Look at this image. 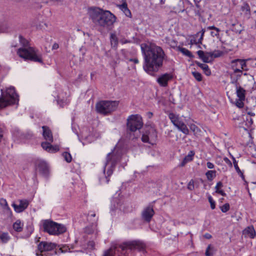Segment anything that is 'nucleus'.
I'll list each match as a JSON object with an SVG mask.
<instances>
[{
	"label": "nucleus",
	"instance_id": "obj_46",
	"mask_svg": "<svg viewBox=\"0 0 256 256\" xmlns=\"http://www.w3.org/2000/svg\"><path fill=\"white\" fill-rule=\"evenodd\" d=\"M187 188L190 190H192L194 188V180H191L188 183Z\"/></svg>",
	"mask_w": 256,
	"mask_h": 256
},
{
	"label": "nucleus",
	"instance_id": "obj_15",
	"mask_svg": "<svg viewBox=\"0 0 256 256\" xmlns=\"http://www.w3.org/2000/svg\"><path fill=\"white\" fill-rule=\"evenodd\" d=\"M28 205V202L27 200H20L18 204L14 203L12 206L16 212H21L27 208Z\"/></svg>",
	"mask_w": 256,
	"mask_h": 256
},
{
	"label": "nucleus",
	"instance_id": "obj_21",
	"mask_svg": "<svg viewBox=\"0 0 256 256\" xmlns=\"http://www.w3.org/2000/svg\"><path fill=\"white\" fill-rule=\"evenodd\" d=\"M196 53L199 58L202 59L204 62L208 63L210 62V56L208 54V53H210V52H206L204 53V51L199 50L196 52Z\"/></svg>",
	"mask_w": 256,
	"mask_h": 256
},
{
	"label": "nucleus",
	"instance_id": "obj_8",
	"mask_svg": "<svg viewBox=\"0 0 256 256\" xmlns=\"http://www.w3.org/2000/svg\"><path fill=\"white\" fill-rule=\"evenodd\" d=\"M118 104L119 102L116 100H102L96 104V108L98 112L106 115L116 110Z\"/></svg>",
	"mask_w": 256,
	"mask_h": 256
},
{
	"label": "nucleus",
	"instance_id": "obj_57",
	"mask_svg": "<svg viewBox=\"0 0 256 256\" xmlns=\"http://www.w3.org/2000/svg\"><path fill=\"white\" fill-rule=\"evenodd\" d=\"M123 12L125 14L126 16L128 17L131 16V12L130 11L128 10V8H127L126 10H124Z\"/></svg>",
	"mask_w": 256,
	"mask_h": 256
},
{
	"label": "nucleus",
	"instance_id": "obj_38",
	"mask_svg": "<svg viewBox=\"0 0 256 256\" xmlns=\"http://www.w3.org/2000/svg\"><path fill=\"white\" fill-rule=\"evenodd\" d=\"M19 40L20 43L24 46L26 47L28 46L29 42L28 40L22 37V36H19Z\"/></svg>",
	"mask_w": 256,
	"mask_h": 256
},
{
	"label": "nucleus",
	"instance_id": "obj_16",
	"mask_svg": "<svg viewBox=\"0 0 256 256\" xmlns=\"http://www.w3.org/2000/svg\"><path fill=\"white\" fill-rule=\"evenodd\" d=\"M204 32L205 30L202 29L201 31L197 32L194 36V38L190 40V44H201L202 43Z\"/></svg>",
	"mask_w": 256,
	"mask_h": 256
},
{
	"label": "nucleus",
	"instance_id": "obj_34",
	"mask_svg": "<svg viewBox=\"0 0 256 256\" xmlns=\"http://www.w3.org/2000/svg\"><path fill=\"white\" fill-rule=\"evenodd\" d=\"M10 26L8 23H4L0 26V32H6L8 31Z\"/></svg>",
	"mask_w": 256,
	"mask_h": 256
},
{
	"label": "nucleus",
	"instance_id": "obj_30",
	"mask_svg": "<svg viewBox=\"0 0 256 256\" xmlns=\"http://www.w3.org/2000/svg\"><path fill=\"white\" fill-rule=\"evenodd\" d=\"M178 50L184 55L186 56H188L190 58H193L194 57V56L192 54V53L190 50H188L186 49V48L178 47Z\"/></svg>",
	"mask_w": 256,
	"mask_h": 256
},
{
	"label": "nucleus",
	"instance_id": "obj_5",
	"mask_svg": "<svg viewBox=\"0 0 256 256\" xmlns=\"http://www.w3.org/2000/svg\"><path fill=\"white\" fill-rule=\"evenodd\" d=\"M17 54L20 57L24 60H29L40 63L42 62L41 54L32 47L20 48L17 52Z\"/></svg>",
	"mask_w": 256,
	"mask_h": 256
},
{
	"label": "nucleus",
	"instance_id": "obj_2",
	"mask_svg": "<svg viewBox=\"0 0 256 256\" xmlns=\"http://www.w3.org/2000/svg\"><path fill=\"white\" fill-rule=\"evenodd\" d=\"M90 19L100 30H110L116 20V16L110 11L98 7H91L88 10Z\"/></svg>",
	"mask_w": 256,
	"mask_h": 256
},
{
	"label": "nucleus",
	"instance_id": "obj_32",
	"mask_svg": "<svg viewBox=\"0 0 256 256\" xmlns=\"http://www.w3.org/2000/svg\"><path fill=\"white\" fill-rule=\"evenodd\" d=\"M208 54L212 58H216L222 56L224 52L220 50H215L212 52H210V53H208Z\"/></svg>",
	"mask_w": 256,
	"mask_h": 256
},
{
	"label": "nucleus",
	"instance_id": "obj_63",
	"mask_svg": "<svg viewBox=\"0 0 256 256\" xmlns=\"http://www.w3.org/2000/svg\"><path fill=\"white\" fill-rule=\"evenodd\" d=\"M188 162L186 160H185V159H183L182 161L181 162L180 164V166H184L186 163Z\"/></svg>",
	"mask_w": 256,
	"mask_h": 256
},
{
	"label": "nucleus",
	"instance_id": "obj_3",
	"mask_svg": "<svg viewBox=\"0 0 256 256\" xmlns=\"http://www.w3.org/2000/svg\"><path fill=\"white\" fill-rule=\"evenodd\" d=\"M144 124L141 116L138 114H132L127 118L126 137L129 140H134L138 138L136 133L142 127Z\"/></svg>",
	"mask_w": 256,
	"mask_h": 256
},
{
	"label": "nucleus",
	"instance_id": "obj_49",
	"mask_svg": "<svg viewBox=\"0 0 256 256\" xmlns=\"http://www.w3.org/2000/svg\"><path fill=\"white\" fill-rule=\"evenodd\" d=\"M4 212L8 214V216H12V212L8 206L4 208Z\"/></svg>",
	"mask_w": 256,
	"mask_h": 256
},
{
	"label": "nucleus",
	"instance_id": "obj_61",
	"mask_svg": "<svg viewBox=\"0 0 256 256\" xmlns=\"http://www.w3.org/2000/svg\"><path fill=\"white\" fill-rule=\"evenodd\" d=\"M208 30H214L216 31H220V29L214 26H210L208 28Z\"/></svg>",
	"mask_w": 256,
	"mask_h": 256
},
{
	"label": "nucleus",
	"instance_id": "obj_50",
	"mask_svg": "<svg viewBox=\"0 0 256 256\" xmlns=\"http://www.w3.org/2000/svg\"><path fill=\"white\" fill-rule=\"evenodd\" d=\"M96 216V214L92 212H90L88 213V220H92V222H93L94 220H92L91 218H95Z\"/></svg>",
	"mask_w": 256,
	"mask_h": 256
},
{
	"label": "nucleus",
	"instance_id": "obj_37",
	"mask_svg": "<svg viewBox=\"0 0 256 256\" xmlns=\"http://www.w3.org/2000/svg\"><path fill=\"white\" fill-rule=\"evenodd\" d=\"M178 4L180 7V8H176V7L174 8V10H175V12L179 13L180 12H184V8L183 2L181 0H178Z\"/></svg>",
	"mask_w": 256,
	"mask_h": 256
},
{
	"label": "nucleus",
	"instance_id": "obj_52",
	"mask_svg": "<svg viewBox=\"0 0 256 256\" xmlns=\"http://www.w3.org/2000/svg\"><path fill=\"white\" fill-rule=\"evenodd\" d=\"M120 8L122 11L126 10L127 8H128L127 4L126 2L122 3L121 5L120 6Z\"/></svg>",
	"mask_w": 256,
	"mask_h": 256
},
{
	"label": "nucleus",
	"instance_id": "obj_29",
	"mask_svg": "<svg viewBox=\"0 0 256 256\" xmlns=\"http://www.w3.org/2000/svg\"><path fill=\"white\" fill-rule=\"evenodd\" d=\"M98 220V218H96L94 220L93 222H92V227H88L87 226L85 228V232L88 234H90L92 233L96 226V221Z\"/></svg>",
	"mask_w": 256,
	"mask_h": 256
},
{
	"label": "nucleus",
	"instance_id": "obj_44",
	"mask_svg": "<svg viewBox=\"0 0 256 256\" xmlns=\"http://www.w3.org/2000/svg\"><path fill=\"white\" fill-rule=\"evenodd\" d=\"M208 200L210 204V208L212 210L216 208V203L212 198L210 196H208Z\"/></svg>",
	"mask_w": 256,
	"mask_h": 256
},
{
	"label": "nucleus",
	"instance_id": "obj_54",
	"mask_svg": "<svg viewBox=\"0 0 256 256\" xmlns=\"http://www.w3.org/2000/svg\"><path fill=\"white\" fill-rule=\"evenodd\" d=\"M224 160L227 164L230 167H232V163L230 160L226 157L224 158Z\"/></svg>",
	"mask_w": 256,
	"mask_h": 256
},
{
	"label": "nucleus",
	"instance_id": "obj_14",
	"mask_svg": "<svg viewBox=\"0 0 256 256\" xmlns=\"http://www.w3.org/2000/svg\"><path fill=\"white\" fill-rule=\"evenodd\" d=\"M172 78V75L170 73H166L160 76L156 80L158 83L162 87L168 86L169 80Z\"/></svg>",
	"mask_w": 256,
	"mask_h": 256
},
{
	"label": "nucleus",
	"instance_id": "obj_53",
	"mask_svg": "<svg viewBox=\"0 0 256 256\" xmlns=\"http://www.w3.org/2000/svg\"><path fill=\"white\" fill-rule=\"evenodd\" d=\"M246 114L250 116V118L251 116H256L255 112H254L252 110H249L248 108H246Z\"/></svg>",
	"mask_w": 256,
	"mask_h": 256
},
{
	"label": "nucleus",
	"instance_id": "obj_27",
	"mask_svg": "<svg viewBox=\"0 0 256 256\" xmlns=\"http://www.w3.org/2000/svg\"><path fill=\"white\" fill-rule=\"evenodd\" d=\"M242 74V71L239 68H235L234 70L233 73L230 74V78H232L233 77L236 78L238 80L241 78Z\"/></svg>",
	"mask_w": 256,
	"mask_h": 256
},
{
	"label": "nucleus",
	"instance_id": "obj_17",
	"mask_svg": "<svg viewBox=\"0 0 256 256\" xmlns=\"http://www.w3.org/2000/svg\"><path fill=\"white\" fill-rule=\"evenodd\" d=\"M42 128L43 130L42 136L46 141V142H52L53 136L50 130L47 126H42Z\"/></svg>",
	"mask_w": 256,
	"mask_h": 256
},
{
	"label": "nucleus",
	"instance_id": "obj_55",
	"mask_svg": "<svg viewBox=\"0 0 256 256\" xmlns=\"http://www.w3.org/2000/svg\"><path fill=\"white\" fill-rule=\"evenodd\" d=\"M223 186V184L221 182H218L215 187L216 190H220V188H222Z\"/></svg>",
	"mask_w": 256,
	"mask_h": 256
},
{
	"label": "nucleus",
	"instance_id": "obj_7",
	"mask_svg": "<svg viewBox=\"0 0 256 256\" xmlns=\"http://www.w3.org/2000/svg\"><path fill=\"white\" fill-rule=\"evenodd\" d=\"M14 87H10L6 90V94L0 98V109L8 105L16 104L18 100Z\"/></svg>",
	"mask_w": 256,
	"mask_h": 256
},
{
	"label": "nucleus",
	"instance_id": "obj_28",
	"mask_svg": "<svg viewBox=\"0 0 256 256\" xmlns=\"http://www.w3.org/2000/svg\"><path fill=\"white\" fill-rule=\"evenodd\" d=\"M10 240V236L8 232H0V241L4 244L8 242Z\"/></svg>",
	"mask_w": 256,
	"mask_h": 256
},
{
	"label": "nucleus",
	"instance_id": "obj_26",
	"mask_svg": "<svg viewBox=\"0 0 256 256\" xmlns=\"http://www.w3.org/2000/svg\"><path fill=\"white\" fill-rule=\"evenodd\" d=\"M240 10L246 15L250 16V6L247 2H244L243 3Z\"/></svg>",
	"mask_w": 256,
	"mask_h": 256
},
{
	"label": "nucleus",
	"instance_id": "obj_19",
	"mask_svg": "<svg viewBox=\"0 0 256 256\" xmlns=\"http://www.w3.org/2000/svg\"><path fill=\"white\" fill-rule=\"evenodd\" d=\"M38 168L40 174L46 176L48 174V164L44 161H40L38 165Z\"/></svg>",
	"mask_w": 256,
	"mask_h": 256
},
{
	"label": "nucleus",
	"instance_id": "obj_12",
	"mask_svg": "<svg viewBox=\"0 0 256 256\" xmlns=\"http://www.w3.org/2000/svg\"><path fill=\"white\" fill-rule=\"evenodd\" d=\"M157 138V132L153 127H149L142 136V140L153 144Z\"/></svg>",
	"mask_w": 256,
	"mask_h": 256
},
{
	"label": "nucleus",
	"instance_id": "obj_64",
	"mask_svg": "<svg viewBox=\"0 0 256 256\" xmlns=\"http://www.w3.org/2000/svg\"><path fill=\"white\" fill-rule=\"evenodd\" d=\"M58 44L57 43H54L52 46V49L57 50L58 48Z\"/></svg>",
	"mask_w": 256,
	"mask_h": 256
},
{
	"label": "nucleus",
	"instance_id": "obj_51",
	"mask_svg": "<svg viewBox=\"0 0 256 256\" xmlns=\"http://www.w3.org/2000/svg\"><path fill=\"white\" fill-rule=\"evenodd\" d=\"M210 246L209 245L208 246L206 250V252H205V254L206 256H213V254L210 252Z\"/></svg>",
	"mask_w": 256,
	"mask_h": 256
},
{
	"label": "nucleus",
	"instance_id": "obj_39",
	"mask_svg": "<svg viewBox=\"0 0 256 256\" xmlns=\"http://www.w3.org/2000/svg\"><path fill=\"white\" fill-rule=\"evenodd\" d=\"M192 74L196 80H197L198 82H200L202 80V76L200 73L194 71L192 72Z\"/></svg>",
	"mask_w": 256,
	"mask_h": 256
},
{
	"label": "nucleus",
	"instance_id": "obj_45",
	"mask_svg": "<svg viewBox=\"0 0 256 256\" xmlns=\"http://www.w3.org/2000/svg\"><path fill=\"white\" fill-rule=\"evenodd\" d=\"M244 100H241L240 98L236 100V105L239 108H243L244 106L243 101Z\"/></svg>",
	"mask_w": 256,
	"mask_h": 256
},
{
	"label": "nucleus",
	"instance_id": "obj_48",
	"mask_svg": "<svg viewBox=\"0 0 256 256\" xmlns=\"http://www.w3.org/2000/svg\"><path fill=\"white\" fill-rule=\"evenodd\" d=\"M253 120L252 119V118H248L246 117V125L248 126V127H250L251 126L252 124H253Z\"/></svg>",
	"mask_w": 256,
	"mask_h": 256
},
{
	"label": "nucleus",
	"instance_id": "obj_60",
	"mask_svg": "<svg viewBox=\"0 0 256 256\" xmlns=\"http://www.w3.org/2000/svg\"><path fill=\"white\" fill-rule=\"evenodd\" d=\"M220 31H216L212 32H211V35L214 37V36H219V32Z\"/></svg>",
	"mask_w": 256,
	"mask_h": 256
},
{
	"label": "nucleus",
	"instance_id": "obj_13",
	"mask_svg": "<svg viewBox=\"0 0 256 256\" xmlns=\"http://www.w3.org/2000/svg\"><path fill=\"white\" fill-rule=\"evenodd\" d=\"M154 214V212L153 208L150 205L144 209L142 213V216L146 222H150Z\"/></svg>",
	"mask_w": 256,
	"mask_h": 256
},
{
	"label": "nucleus",
	"instance_id": "obj_23",
	"mask_svg": "<svg viewBox=\"0 0 256 256\" xmlns=\"http://www.w3.org/2000/svg\"><path fill=\"white\" fill-rule=\"evenodd\" d=\"M196 64L200 68L203 70L204 73L206 76H210L211 74V71L209 68L208 66L204 64H202L196 61L195 62Z\"/></svg>",
	"mask_w": 256,
	"mask_h": 256
},
{
	"label": "nucleus",
	"instance_id": "obj_1",
	"mask_svg": "<svg viewBox=\"0 0 256 256\" xmlns=\"http://www.w3.org/2000/svg\"><path fill=\"white\" fill-rule=\"evenodd\" d=\"M140 48L144 57L143 68L148 74L154 76L162 67L168 56L161 46L154 42L142 43Z\"/></svg>",
	"mask_w": 256,
	"mask_h": 256
},
{
	"label": "nucleus",
	"instance_id": "obj_20",
	"mask_svg": "<svg viewBox=\"0 0 256 256\" xmlns=\"http://www.w3.org/2000/svg\"><path fill=\"white\" fill-rule=\"evenodd\" d=\"M242 234L245 237H248L250 238H254L256 236V231L252 226L246 227L243 231Z\"/></svg>",
	"mask_w": 256,
	"mask_h": 256
},
{
	"label": "nucleus",
	"instance_id": "obj_62",
	"mask_svg": "<svg viewBox=\"0 0 256 256\" xmlns=\"http://www.w3.org/2000/svg\"><path fill=\"white\" fill-rule=\"evenodd\" d=\"M232 30L236 32H238V33H240V30H236V28H234V26H236V24H232Z\"/></svg>",
	"mask_w": 256,
	"mask_h": 256
},
{
	"label": "nucleus",
	"instance_id": "obj_9",
	"mask_svg": "<svg viewBox=\"0 0 256 256\" xmlns=\"http://www.w3.org/2000/svg\"><path fill=\"white\" fill-rule=\"evenodd\" d=\"M168 117L171 122L180 131L186 134H188L189 130L182 120L175 113L170 112L168 114Z\"/></svg>",
	"mask_w": 256,
	"mask_h": 256
},
{
	"label": "nucleus",
	"instance_id": "obj_59",
	"mask_svg": "<svg viewBox=\"0 0 256 256\" xmlns=\"http://www.w3.org/2000/svg\"><path fill=\"white\" fill-rule=\"evenodd\" d=\"M206 166L210 169L214 168V164L210 162H208L206 163Z\"/></svg>",
	"mask_w": 256,
	"mask_h": 256
},
{
	"label": "nucleus",
	"instance_id": "obj_10",
	"mask_svg": "<svg viewBox=\"0 0 256 256\" xmlns=\"http://www.w3.org/2000/svg\"><path fill=\"white\" fill-rule=\"evenodd\" d=\"M56 246L54 243L41 242L38 245V252H36V256H48V252L54 250Z\"/></svg>",
	"mask_w": 256,
	"mask_h": 256
},
{
	"label": "nucleus",
	"instance_id": "obj_31",
	"mask_svg": "<svg viewBox=\"0 0 256 256\" xmlns=\"http://www.w3.org/2000/svg\"><path fill=\"white\" fill-rule=\"evenodd\" d=\"M22 226L20 220H18L13 224V228L16 232H20L22 230Z\"/></svg>",
	"mask_w": 256,
	"mask_h": 256
},
{
	"label": "nucleus",
	"instance_id": "obj_42",
	"mask_svg": "<svg viewBox=\"0 0 256 256\" xmlns=\"http://www.w3.org/2000/svg\"><path fill=\"white\" fill-rule=\"evenodd\" d=\"M230 206L229 204L226 203L223 206H220V209L222 212H226L229 210Z\"/></svg>",
	"mask_w": 256,
	"mask_h": 256
},
{
	"label": "nucleus",
	"instance_id": "obj_4",
	"mask_svg": "<svg viewBox=\"0 0 256 256\" xmlns=\"http://www.w3.org/2000/svg\"><path fill=\"white\" fill-rule=\"evenodd\" d=\"M121 156V154L116 150V148H114V150L108 154L106 156V161L104 167V172L107 168V176H105L106 182L108 183L110 179L108 178L113 173L114 169L116 163L120 160Z\"/></svg>",
	"mask_w": 256,
	"mask_h": 256
},
{
	"label": "nucleus",
	"instance_id": "obj_35",
	"mask_svg": "<svg viewBox=\"0 0 256 256\" xmlns=\"http://www.w3.org/2000/svg\"><path fill=\"white\" fill-rule=\"evenodd\" d=\"M190 130L194 132L196 136L200 134V130L195 124H192L190 126Z\"/></svg>",
	"mask_w": 256,
	"mask_h": 256
},
{
	"label": "nucleus",
	"instance_id": "obj_6",
	"mask_svg": "<svg viewBox=\"0 0 256 256\" xmlns=\"http://www.w3.org/2000/svg\"><path fill=\"white\" fill-rule=\"evenodd\" d=\"M44 231L51 235H58L64 232L66 228L64 225L58 224L52 220H46L42 222Z\"/></svg>",
	"mask_w": 256,
	"mask_h": 256
},
{
	"label": "nucleus",
	"instance_id": "obj_43",
	"mask_svg": "<svg viewBox=\"0 0 256 256\" xmlns=\"http://www.w3.org/2000/svg\"><path fill=\"white\" fill-rule=\"evenodd\" d=\"M231 156L233 160L234 166V168H235L236 172H237V173L240 172V168L238 166V162L236 160V158L232 156L231 155Z\"/></svg>",
	"mask_w": 256,
	"mask_h": 256
},
{
	"label": "nucleus",
	"instance_id": "obj_11",
	"mask_svg": "<svg viewBox=\"0 0 256 256\" xmlns=\"http://www.w3.org/2000/svg\"><path fill=\"white\" fill-rule=\"evenodd\" d=\"M145 248L144 244L140 240H132L124 242L120 246L122 250H142Z\"/></svg>",
	"mask_w": 256,
	"mask_h": 256
},
{
	"label": "nucleus",
	"instance_id": "obj_33",
	"mask_svg": "<svg viewBox=\"0 0 256 256\" xmlns=\"http://www.w3.org/2000/svg\"><path fill=\"white\" fill-rule=\"evenodd\" d=\"M216 170H208L206 174V178L208 180H212V179L216 177Z\"/></svg>",
	"mask_w": 256,
	"mask_h": 256
},
{
	"label": "nucleus",
	"instance_id": "obj_58",
	"mask_svg": "<svg viewBox=\"0 0 256 256\" xmlns=\"http://www.w3.org/2000/svg\"><path fill=\"white\" fill-rule=\"evenodd\" d=\"M216 193H218V194H221L222 196H226V194L222 190H216Z\"/></svg>",
	"mask_w": 256,
	"mask_h": 256
},
{
	"label": "nucleus",
	"instance_id": "obj_40",
	"mask_svg": "<svg viewBox=\"0 0 256 256\" xmlns=\"http://www.w3.org/2000/svg\"><path fill=\"white\" fill-rule=\"evenodd\" d=\"M115 250L112 248L106 250L102 256H114Z\"/></svg>",
	"mask_w": 256,
	"mask_h": 256
},
{
	"label": "nucleus",
	"instance_id": "obj_56",
	"mask_svg": "<svg viewBox=\"0 0 256 256\" xmlns=\"http://www.w3.org/2000/svg\"><path fill=\"white\" fill-rule=\"evenodd\" d=\"M232 80H231V83L236 85V87H238V80L236 79V78L233 77L232 78H231Z\"/></svg>",
	"mask_w": 256,
	"mask_h": 256
},
{
	"label": "nucleus",
	"instance_id": "obj_22",
	"mask_svg": "<svg viewBox=\"0 0 256 256\" xmlns=\"http://www.w3.org/2000/svg\"><path fill=\"white\" fill-rule=\"evenodd\" d=\"M248 60V59L247 60H244V59H236L233 60H232V64L238 62L240 65V68L242 70H244V71H248V70L247 64H246V61Z\"/></svg>",
	"mask_w": 256,
	"mask_h": 256
},
{
	"label": "nucleus",
	"instance_id": "obj_36",
	"mask_svg": "<svg viewBox=\"0 0 256 256\" xmlns=\"http://www.w3.org/2000/svg\"><path fill=\"white\" fill-rule=\"evenodd\" d=\"M62 156L67 162H70L72 161V158L71 154L69 152H64L62 153Z\"/></svg>",
	"mask_w": 256,
	"mask_h": 256
},
{
	"label": "nucleus",
	"instance_id": "obj_18",
	"mask_svg": "<svg viewBox=\"0 0 256 256\" xmlns=\"http://www.w3.org/2000/svg\"><path fill=\"white\" fill-rule=\"evenodd\" d=\"M52 142H42L41 144L42 148L50 152H56L59 150V147L58 146H52L51 144Z\"/></svg>",
	"mask_w": 256,
	"mask_h": 256
},
{
	"label": "nucleus",
	"instance_id": "obj_24",
	"mask_svg": "<svg viewBox=\"0 0 256 256\" xmlns=\"http://www.w3.org/2000/svg\"><path fill=\"white\" fill-rule=\"evenodd\" d=\"M236 93L238 98L244 100H245L246 90L242 87H237Z\"/></svg>",
	"mask_w": 256,
	"mask_h": 256
},
{
	"label": "nucleus",
	"instance_id": "obj_41",
	"mask_svg": "<svg viewBox=\"0 0 256 256\" xmlns=\"http://www.w3.org/2000/svg\"><path fill=\"white\" fill-rule=\"evenodd\" d=\"M194 154V153L192 151H190L188 154L184 157V159L188 162H190L192 160Z\"/></svg>",
	"mask_w": 256,
	"mask_h": 256
},
{
	"label": "nucleus",
	"instance_id": "obj_25",
	"mask_svg": "<svg viewBox=\"0 0 256 256\" xmlns=\"http://www.w3.org/2000/svg\"><path fill=\"white\" fill-rule=\"evenodd\" d=\"M110 41L112 47L114 48H116L118 45V38L115 34H110Z\"/></svg>",
	"mask_w": 256,
	"mask_h": 256
},
{
	"label": "nucleus",
	"instance_id": "obj_47",
	"mask_svg": "<svg viewBox=\"0 0 256 256\" xmlns=\"http://www.w3.org/2000/svg\"><path fill=\"white\" fill-rule=\"evenodd\" d=\"M0 205L3 208L8 206V204L6 200L2 198L0 199Z\"/></svg>",
	"mask_w": 256,
	"mask_h": 256
}]
</instances>
